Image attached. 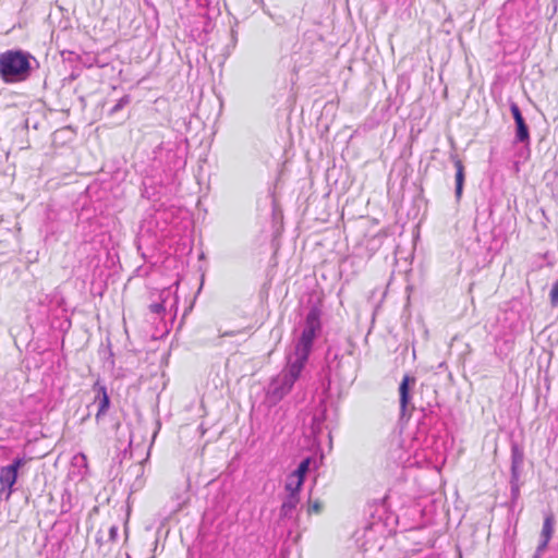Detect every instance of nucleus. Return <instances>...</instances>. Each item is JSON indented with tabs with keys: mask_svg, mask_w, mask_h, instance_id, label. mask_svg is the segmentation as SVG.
I'll list each match as a JSON object with an SVG mask.
<instances>
[{
	"mask_svg": "<svg viewBox=\"0 0 558 558\" xmlns=\"http://www.w3.org/2000/svg\"><path fill=\"white\" fill-rule=\"evenodd\" d=\"M37 66L38 61L27 51L11 49L0 53V77L7 84L26 81Z\"/></svg>",
	"mask_w": 558,
	"mask_h": 558,
	"instance_id": "f257e3e1",
	"label": "nucleus"
},
{
	"mask_svg": "<svg viewBox=\"0 0 558 558\" xmlns=\"http://www.w3.org/2000/svg\"><path fill=\"white\" fill-rule=\"evenodd\" d=\"M322 312L318 306L313 305L305 317L304 328L295 344L293 360L306 364L313 349L314 340L322 329L320 324Z\"/></svg>",
	"mask_w": 558,
	"mask_h": 558,
	"instance_id": "f03ea898",
	"label": "nucleus"
},
{
	"mask_svg": "<svg viewBox=\"0 0 558 558\" xmlns=\"http://www.w3.org/2000/svg\"><path fill=\"white\" fill-rule=\"evenodd\" d=\"M304 366V364L289 357L287 367L270 381L267 389L268 398L272 402H278L289 393Z\"/></svg>",
	"mask_w": 558,
	"mask_h": 558,
	"instance_id": "7ed1b4c3",
	"label": "nucleus"
},
{
	"mask_svg": "<svg viewBox=\"0 0 558 558\" xmlns=\"http://www.w3.org/2000/svg\"><path fill=\"white\" fill-rule=\"evenodd\" d=\"M416 383L415 377L410 375H404L400 385H399V402H400V415L401 417H410L411 416V410L414 409V407L411 404V387L414 386Z\"/></svg>",
	"mask_w": 558,
	"mask_h": 558,
	"instance_id": "20e7f679",
	"label": "nucleus"
},
{
	"mask_svg": "<svg viewBox=\"0 0 558 558\" xmlns=\"http://www.w3.org/2000/svg\"><path fill=\"white\" fill-rule=\"evenodd\" d=\"M555 517L551 512L545 514L543 527L541 532V541L535 550L533 558H539L548 546L554 534Z\"/></svg>",
	"mask_w": 558,
	"mask_h": 558,
	"instance_id": "39448f33",
	"label": "nucleus"
},
{
	"mask_svg": "<svg viewBox=\"0 0 558 558\" xmlns=\"http://www.w3.org/2000/svg\"><path fill=\"white\" fill-rule=\"evenodd\" d=\"M94 390L97 392L94 403L97 404L98 410L96 413V421H100L102 416L106 415L107 411L110 407V398L107 392V388L104 385H100L99 381L95 383Z\"/></svg>",
	"mask_w": 558,
	"mask_h": 558,
	"instance_id": "423d86ee",
	"label": "nucleus"
},
{
	"mask_svg": "<svg viewBox=\"0 0 558 558\" xmlns=\"http://www.w3.org/2000/svg\"><path fill=\"white\" fill-rule=\"evenodd\" d=\"M17 474L12 470L3 466L0 469V498L3 496V492L8 488L5 500H8L13 493V485L16 483Z\"/></svg>",
	"mask_w": 558,
	"mask_h": 558,
	"instance_id": "0eeeda50",
	"label": "nucleus"
},
{
	"mask_svg": "<svg viewBox=\"0 0 558 558\" xmlns=\"http://www.w3.org/2000/svg\"><path fill=\"white\" fill-rule=\"evenodd\" d=\"M524 462L523 449L515 442L511 445V475L521 476Z\"/></svg>",
	"mask_w": 558,
	"mask_h": 558,
	"instance_id": "6e6552de",
	"label": "nucleus"
},
{
	"mask_svg": "<svg viewBox=\"0 0 558 558\" xmlns=\"http://www.w3.org/2000/svg\"><path fill=\"white\" fill-rule=\"evenodd\" d=\"M326 420V408L324 405H319L313 414L311 422V432L312 435L317 438L318 435L323 432L324 423Z\"/></svg>",
	"mask_w": 558,
	"mask_h": 558,
	"instance_id": "1a4fd4ad",
	"label": "nucleus"
},
{
	"mask_svg": "<svg viewBox=\"0 0 558 558\" xmlns=\"http://www.w3.org/2000/svg\"><path fill=\"white\" fill-rule=\"evenodd\" d=\"M453 165L456 167V197L459 201L462 196L463 184H464V166L462 161L457 157L452 156Z\"/></svg>",
	"mask_w": 558,
	"mask_h": 558,
	"instance_id": "9d476101",
	"label": "nucleus"
},
{
	"mask_svg": "<svg viewBox=\"0 0 558 558\" xmlns=\"http://www.w3.org/2000/svg\"><path fill=\"white\" fill-rule=\"evenodd\" d=\"M299 501H300L299 496L288 495L281 505L280 517H282V518L291 517L293 511L295 510Z\"/></svg>",
	"mask_w": 558,
	"mask_h": 558,
	"instance_id": "9b49d317",
	"label": "nucleus"
},
{
	"mask_svg": "<svg viewBox=\"0 0 558 558\" xmlns=\"http://www.w3.org/2000/svg\"><path fill=\"white\" fill-rule=\"evenodd\" d=\"M304 483V480L296 477L295 474L290 473L287 476L284 488L289 493L288 495L299 496V492Z\"/></svg>",
	"mask_w": 558,
	"mask_h": 558,
	"instance_id": "f8f14e48",
	"label": "nucleus"
},
{
	"mask_svg": "<svg viewBox=\"0 0 558 558\" xmlns=\"http://www.w3.org/2000/svg\"><path fill=\"white\" fill-rule=\"evenodd\" d=\"M515 123V142L529 144L530 143V131L525 123V120H519Z\"/></svg>",
	"mask_w": 558,
	"mask_h": 558,
	"instance_id": "ddd939ff",
	"label": "nucleus"
},
{
	"mask_svg": "<svg viewBox=\"0 0 558 558\" xmlns=\"http://www.w3.org/2000/svg\"><path fill=\"white\" fill-rule=\"evenodd\" d=\"M521 476L511 475L510 476V490H511V499L512 501H517L520 497V487L522 485L520 481Z\"/></svg>",
	"mask_w": 558,
	"mask_h": 558,
	"instance_id": "4468645a",
	"label": "nucleus"
},
{
	"mask_svg": "<svg viewBox=\"0 0 558 558\" xmlns=\"http://www.w3.org/2000/svg\"><path fill=\"white\" fill-rule=\"evenodd\" d=\"M311 463H312V459L310 457L303 459L300 462V464L298 465V468L292 473L295 474L296 477L305 480V476L310 470Z\"/></svg>",
	"mask_w": 558,
	"mask_h": 558,
	"instance_id": "2eb2a0df",
	"label": "nucleus"
},
{
	"mask_svg": "<svg viewBox=\"0 0 558 558\" xmlns=\"http://www.w3.org/2000/svg\"><path fill=\"white\" fill-rule=\"evenodd\" d=\"M131 101V98L129 95H124L123 97H121L118 102L109 110V114H114L117 113L118 111H120L121 109H123L126 105H129Z\"/></svg>",
	"mask_w": 558,
	"mask_h": 558,
	"instance_id": "dca6fc26",
	"label": "nucleus"
},
{
	"mask_svg": "<svg viewBox=\"0 0 558 558\" xmlns=\"http://www.w3.org/2000/svg\"><path fill=\"white\" fill-rule=\"evenodd\" d=\"M26 463V460L24 458H15L10 465H7L8 469L11 471L13 470L16 474L19 472V469L22 468Z\"/></svg>",
	"mask_w": 558,
	"mask_h": 558,
	"instance_id": "f3484780",
	"label": "nucleus"
},
{
	"mask_svg": "<svg viewBox=\"0 0 558 558\" xmlns=\"http://www.w3.org/2000/svg\"><path fill=\"white\" fill-rule=\"evenodd\" d=\"M510 111L512 113L514 122L524 119L522 113H521V110H520L519 106L515 102H511L510 104Z\"/></svg>",
	"mask_w": 558,
	"mask_h": 558,
	"instance_id": "a211bd4d",
	"label": "nucleus"
},
{
	"mask_svg": "<svg viewBox=\"0 0 558 558\" xmlns=\"http://www.w3.org/2000/svg\"><path fill=\"white\" fill-rule=\"evenodd\" d=\"M149 310L151 313L157 314V315H160V314L165 313V311H166L163 302L150 304Z\"/></svg>",
	"mask_w": 558,
	"mask_h": 558,
	"instance_id": "6ab92c4d",
	"label": "nucleus"
},
{
	"mask_svg": "<svg viewBox=\"0 0 558 558\" xmlns=\"http://www.w3.org/2000/svg\"><path fill=\"white\" fill-rule=\"evenodd\" d=\"M108 534H109V541L116 542L118 538V526L117 525L110 526Z\"/></svg>",
	"mask_w": 558,
	"mask_h": 558,
	"instance_id": "aec40b11",
	"label": "nucleus"
},
{
	"mask_svg": "<svg viewBox=\"0 0 558 558\" xmlns=\"http://www.w3.org/2000/svg\"><path fill=\"white\" fill-rule=\"evenodd\" d=\"M236 43H238V33L235 29H231V45L232 47L234 48L236 46Z\"/></svg>",
	"mask_w": 558,
	"mask_h": 558,
	"instance_id": "412c9836",
	"label": "nucleus"
},
{
	"mask_svg": "<svg viewBox=\"0 0 558 558\" xmlns=\"http://www.w3.org/2000/svg\"><path fill=\"white\" fill-rule=\"evenodd\" d=\"M240 332L241 331H239V330L225 331L220 335V337H233Z\"/></svg>",
	"mask_w": 558,
	"mask_h": 558,
	"instance_id": "4be33fe9",
	"label": "nucleus"
},
{
	"mask_svg": "<svg viewBox=\"0 0 558 558\" xmlns=\"http://www.w3.org/2000/svg\"><path fill=\"white\" fill-rule=\"evenodd\" d=\"M310 511L318 513L320 511V504L315 501L311 507Z\"/></svg>",
	"mask_w": 558,
	"mask_h": 558,
	"instance_id": "5701e85b",
	"label": "nucleus"
},
{
	"mask_svg": "<svg viewBox=\"0 0 558 558\" xmlns=\"http://www.w3.org/2000/svg\"><path fill=\"white\" fill-rule=\"evenodd\" d=\"M422 411L424 412V415L426 416V415H427V413H426L427 409L422 408ZM428 411H429L430 413L433 412L430 409H428Z\"/></svg>",
	"mask_w": 558,
	"mask_h": 558,
	"instance_id": "b1692460",
	"label": "nucleus"
},
{
	"mask_svg": "<svg viewBox=\"0 0 558 558\" xmlns=\"http://www.w3.org/2000/svg\"><path fill=\"white\" fill-rule=\"evenodd\" d=\"M7 492H8V488H5V492H3V496L1 498L5 499Z\"/></svg>",
	"mask_w": 558,
	"mask_h": 558,
	"instance_id": "393cba45",
	"label": "nucleus"
},
{
	"mask_svg": "<svg viewBox=\"0 0 558 558\" xmlns=\"http://www.w3.org/2000/svg\"><path fill=\"white\" fill-rule=\"evenodd\" d=\"M543 258H548V252H546L545 254H543Z\"/></svg>",
	"mask_w": 558,
	"mask_h": 558,
	"instance_id": "a878e982",
	"label": "nucleus"
}]
</instances>
